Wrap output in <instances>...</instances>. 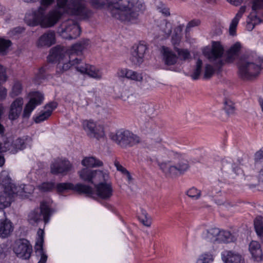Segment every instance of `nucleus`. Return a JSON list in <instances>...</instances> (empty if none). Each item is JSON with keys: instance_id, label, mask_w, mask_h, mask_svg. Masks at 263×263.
Returning a JSON list of instances; mask_svg holds the SVG:
<instances>
[{"instance_id": "obj_29", "label": "nucleus", "mask_w": 263, "mask_h": 263, "mask_svg": "<svg viewBox=\"0 0 263 263\" xmlns=\"http://www.w3.org/2000/svg\"><path fill=\"white\" fill-rule=\"evenodd\" d=\"M118 74L122 77H125L135 81L141 82L143 80V77L141 73L126 68L119 70Z\"/></svg>"}, {"instance_id": "obj_17", "label": "nucleus", "mask_w": 263, "mask_h": 263, "mask_svg": "<svg viewBox=\"0 0 263 263\" xmlns=\"http://www.w3.org/2000/svg\"><path fill=\"white\" fill-rule=\"evenodd\" d=\"M44 234V231L39 229L37 232L39 237L34 247L36 256L39 259L37 263H46L48 258V256L43 249Z\"/></svg>"}, {"instance_id": "obj_30", "label": "nucleus", "mask_w": 263, "mask_h": 263, "mask_svg": "<svg viewBox=\"0 0 263 263\" xmlns=\"http://www.w3.org/2000/svg\"><path fill=\"white\" fill-rule=\"evenodd\" d=\"M13 230L12 222L8 220H0V237H8Z\"/></svg>"}, {"instance_id": "obj_57", "label": "nucleus", "mask_w": 263, "mask_h": 263, "mask_svg": "<svg viewBox=\"0 0 263 263\" xmlns=\"http://www.w3.org/2000/svg\"><path fill=\"white\" fill-rule=\"evenodd\" d=\"M200 23H201V22L199 20H198V19L193 20L188 23L186 27H187V28H192V27H194L195 26H198V25H199L200 24Z\"/></svg>"}, {"instance_id": "obj_22", "label": "nucleus", "mask_w": 263, "mask_h": 263, "mask_svg": "<svg viewBox=\"0 0 263 263\" xmlns=\"http://www.w3.org/2000/svg\"><path fill=\"white\" fill-rule=\"evenodd\" d=\"M95 186L97 195L101 199H108L112 195V188L109 183L101 182Z\"/></svg>"}, {"instance_id": "obj_48", "label": "nucleus", "mask_w": 263, "mask_h": 263, "mask_svg": "<svg viewBox=\"0 0 263 263\" xmlns=\"http://www.w3.org/2000/svg\"><path fill=\"white\" fill-rule=\"evenodd\" d=\"M11 42L9 40L0 39V52L5 54L8 48L11 46Z\"/></svg>"}, {"instance_id": "obj_26", "label": "nucleus", "mask_w": 263, "mask_h": 263, "mask_svg": "<svg viewBox=\"0 0 263 263\" xmlns=\"http://www.w3.org/2000/svg\"><path fill=\"white\" fill-rule=\"evenodd\" d=\"M57 106L58 104L55 102H50L46 105L45 110L34 118V122L39 123L47 120L51 116L53 110L57 107Z\"/></svg>"}, {"instance_id": "obj_15", "label": "nucleus", "mask_w": 263, "mask_h": 263, "mask_svg": "<svg viewBox=\"0 0 263 263\" xmlns=\"http://www.w3.org/2000/svg\"><path fill=\"white\" fill-rule=\"evenodd\" d=\"M43 99L44 96L42 93L39 92H35L24 107L22 115L23 118L28 119L32 111L36 106L42 103Z\"/></svg>"}, {"instance_id": "obj_58", "label": "nucleus", "mask_w": 263, "mask_h": 263, "mask_svg": "<svg viewBox=\"0 0 263 263\" xmlns=\"http://www.w3.org/2000/svg\"><path fill=\"white\" fill-rule=\"evenodd\" d=\"M46 69L44 67L41 68L36 74L37 78L39 79H44L45 76Z\"/></svg>"}, {"instance_id": "obj_37", "label": "nucleus", "mask_w": 263, "mask_h": 263, "mask_svg": "<svg viewBox=\"0 0 263 263\" xmlns=\"http://www.w3.org/2000/svg\"><path fill=\"white\" fill-rule=\"evenodd\" d=\"M233 236L229 231H220L217 242L229 243L233 240Z\"/></svg>"}, {"instance_id": "obj_38", "label": "nucleus", "mask_w": 263, "mask_h": 263, "mask_svg": "<svg viewBox=\"0 0 263 263\" xmlns=\"http://www.w3.org/2000/svg\"><path fill=\"white\" fill-rule=\"evenodd\" d=\"M182 31V27L181 26H178L174 29L172 37V43L175 47L178 45L181 41Z\"/></svg>"}, {"instance_id": "obj_10", "label": "nucleus", "mask_w": 263, "mask_h": 263, "mask_svg": "<svg viewBox=\"0 0 263 263\" xmlns=\"http://www.w3.org/2000/svg\"><path fill=\"white\" fill-rule=\"evenodd\" d=\"M81 32L79 25L72 20H68L63 22L59 29V33L62 37L68 40L74 39L79 36Z\"/></svg>"}, {"instance_id": "obj_39", "label": "nucleus", "mask_w": 263, "mask_h": 263, "mask_svg": "<svg viewBox=\"0 0 263 263\" xmlns=\"http://www.w3.org/2000/svg\"><path fill=\"white\" fill-rule=\"evenodd\" d=\"M254 228L256 233L260 236H263V217L257 216L254 220Z\"/></svg>"}, {"instance_id": "obj_16", "label": "nucleus", "mask_w": 263, "mask_h": 263, "mask_svg": "<svg viewBox=\"0 0 263 263\" xmlns=\"http://www.w3.org/2000/svg\"><path fill=\"white\" fill-rule=\"evenodd\" d=\"M147 50V45L140 42L137 45L133 47L131 52L130 60L135 65H140L144 61V55Z\"/></svg>"}, {"instance_id": "obj_6", "label": "nucleus", "mask_w": 263, "mask_h": 263, "mask_svg": "<svg viewBox=\"0 0 263 263\" xmlns=\"http://www.w3.org/2000/svg\"><path fill=\"white\" fill-rule=\"evenodd\" d=\"M238 68L241 78L248 80L255 78L263 68V59L256 56L244 57L239 61Z\"/></svg>"}, {"instance_id": "obj_4", "label": "nucleus", "mask_w": 263, "mask_h": 263, "mask_svg": "<svg viewBox=\"0 0 263 263\" xmlns=\"http://www.w3.org/2000/svg\"><path fill=\"white\" fill-rule=\"evenodd\" d=\"M11 180L7 176L0 177V184L4 187V191L0 192V215H5L4 209L10 206L14 195H21L22 193L31 194L33 191L30 185H23V186H17L11 182Z\"/></svg>"}, {"instance_id": "obj_43", "label": "nucleus", "mask_w": 263, "mask_h": 263, "mask_svg": "<svg viewBox=\"0 0 263 263\" xmlns=\"http://www.w3.org/2000/svg\"><path fill=\"white\" fill-rule=\"evenodd\" d=\"M140 222L145 226L149 227L151 226L152 222L150 217L148 216V214L145 210H141V215L139 216Z\"/></svg>"}, {"instance_id": "obj_45", "label": "nucleus", "mask_w": 263, "mask_h": 263, "mask_svg": "<svg viewBox=\"0 0 263 263\" xmlns=\"http://www.w3.org/2000/svg\"><path fill=\"white\" fill-rule=\"evenodd\" d=\"M22 83L18 81H15L10 93V96L12 98L17 96L22 92Z\"/></svg>"}, {"instance_id": "obj_35", "label": "nucleus", "mask_w": 263, "mask_h": 263, "mask_svg": "<svg viewBox=\"0 0 263 263\" xmlns=\"http://www.w3.org/2000/svg\"><path fill=\"white\" fill-rule=\"evenodd\" d=\"M223 109L229 116H233L236 114V107L235 103L230 99L226 98L223 102Z\"/></svg>"}, {"instance_id": "obj_1", "label": "nucleus", "mask_w": 263, "mask_h": 263, "mask_svg": "<svg viewBox=\"0 0 263 263\" xmlns=\"http://www.w3.org/2000/svg\"><path fill=\"white\" fill-rule=\"evenodd\" d=\"M98 9L105 8L111 16L121 21H131L138 18L139 12L145 9L142 0H90Z\"/></svg>"}, {"instance_id": "obj_40", "label": "nucleus", "mask_w": 263, "mask_h": 263, "mask_svg": "<svg viewBox=\"0 0 263 263\" xmlns=\"http://www.w3.org/2000/svg\"><path fill=\"white\" fill-rule=\"evenodd\" d=\"M252 12H254L257 15L263 14L261 11L263 9V0H252Z\"/></svg>"}, {"instance_id": "obj_41", "label": "nucleus", "mask_w": 263, "mask_h": 263, "mask_svg": "<svg viewBox=\"0 0 263 263\" xmlns=\"http://www.w3.org/2000/svg\"><path fill=\"white\" fill-rule=\"evenodd\" d=\"M202 66V61L200 59H198L196 62L195 68L194 70L193 73L191 77L194 80H198L201 72V69Z\"/></svg>"}, {"instance_id": "obj_20", "label": "nucleus", "mask_w": 263, "mask_h": 263, "mask_svg": "<svg viewBox=\"0 0 263 263\" xmlns=\"http://www.w3.org/2000/svg\"><path fill=\"white\" fill-rule=\"evenodd\" d=\"M68 55V52H66L65 49L61 46H56L51 49L47 59L49 62H59V64L64 61V59Z\"/></svg>"}, {"instance_id": "obj_55", "label": "nucleus", "mask_w": 263, "mask_h": 263, "mask_svg": "<svg viewBox=\"0 0 263 263\" xmlns=\"http://www.w3.org/2000/svg\"><path fill=\"white\" fill-rule=\"evenodd\" d=\"M263 159V147L254 155V160L257 162Z\"/></svg>"}, {"instance_id": "obj_25", "label": "nucleus", "mask_w": 263, "mask_h": 263, "mask_svg": "<svg viewBox=\"0 0 263 263\" xmlns=\"http://www.w3.org/2000/svg\"><path fill=\"white\" fill-rule=\"evenodd\" d=\"M31 141L32 139L29 136H26L25 138H17L12 144L9 143L10 153L15 154L18 150L24 149L27 143L31 142Z\"/></svg>"}, {"instance_id": "obj_33", "label": "nucleus", "mask_w": 263, "mask_h": 263, "mask_svg": "<svg viewBox=\"0 0 263 263\" xmlns=\"http://www.w3.org/2000/svg\"><path fill=\"white\" fill-rule=\"evenodd\" d=\"M219 234V229L213 228L203 232L202 234V237L207 241L215 242H217Z\"/></svg>"}, {"instance_id": "obj_46", "label": "nucleus", "mask_w": 263, "mask_h": 263, "mask_svg": "<svg viewBox=\"0 0 263 263\" xmlns=\"http://www.w3.org/2000/svg\"><path fill=\"white\" fill-rule=\"evenodd\" d=\"M213 260V255L211 253H205L199 256L196 263H212Z\"/></svg>"}, {"instance_id": "obj_27", "label": "nucleus", "mask_w": 263, "mask_h": 263, "mask_svg": "<svg viewBox=\"0 0 263 263\" xmlns=\"http://www.w3.org/2000/svg\"><path fill=\"white\" fill-rule=\"evenodd\" d=\"M249 250L253 259L261 261L262 259V252L259 243L256 241H252L249 245Z\"/></svg>"}, {"instance_id": "obj_2", "label": "nucleus", "mask_w": 263, "mask_h": 263, "mask_svg": "<svg viewBox=\"0 0 263 263\" xmlns=\"http://www.w3.org/2000/svg\"><path fill=\"white\" fill-rule=\"evenodd\" d=\"M76 15L82 18H86L91 12L86 6L84 0H57L56 6L49 14L50 25H55L64 14Z\"/></svg>"}, {"instance_id": "obj_5", "label": "nucleus", "mask_w": 263, "mask_h": 263, "mask_svg": "<svg viewBox=\"0 0 263 263\" xmlns=\"http://www.w3.org/2000/svg\"><path fill=\"white\" fill-rule=\"evenodd\" d=\"M55 0H39L40 6L35 10L32 11L31 14H26L25 17L26 23L30 26H36L40 25L44 28H50L54 25H50V20L49 18V14L52 10L51 9L46 14L47 9L51 6Z\"/></svg>"}, {"instance_id": "obj_14", "label": "nucleus", "mask_w": 263, "mask_h": 263, "mask_svg": "<svg viewBox=\"0 0 263 263\" xmlns=\"http://www.w3.org/2000/svg\"><path fill=\"white\" fill-rule=\"evenodd\" d=\"M224 52L222 46L219 42H213L212 49L210 51L204 52V54L211 62L217 61V67H221L223 65V62L221 60Z\"/></svg>"}, {"instance_id": "obj_61", "label": "nucleus", "mask_w": 263, "mask_h": 263, "mask_svg": "<svg viewBox=\"0 0 263 263\" xmlns=\"http://www.w3.org/2000/svg\"><path fill=\"white\" fill-rule=\"evenodd\" d=\"M259 181L260 183L263 184V169H262L259 173Z\"/></svg>"}, {"instance_id": "obj_50", "label": "nucleus", "mask_w": 263, "mask_h": 263, "mask_svg": "<svg viewBox=\"0 0 263 263\" xmlns=\"http://www.w3.org/2000/svg\"><path fill=\"white\" fill-rule=\"evenodd\" d=\"M186 194L190 197L194 199H197L201 196V192L194 187L189 190Z\"/></svg>"}, {"instance_id": "obj_42", "label": "nucleus", "mask_w": 263, "mask_h": 263, "mask_svg": "<svg viewBox=\"0 0 263 263\" xmlns=\"http://www.w3.org/2000/svg\"><path fill=\"white\" fill-rule=\"evenodd\" d=\"M160 28L164 33L163 35L165 37H168L172 32V25L169 22L165 21L161 23Z\"/></svg>"}, {"instance_id": "obj_52", "label": "nucleus", "mask_w": 263, "mask_h": 263, "mask_svg": "<svg viewBox=\"0 0 263 263\" xmlns=\"http://www.w3.org/2000/svg\"><path fill=\"white\" fill-rule=\"evenodd\" d=\"M162 139L159 138L157 141H153L151 144L147 146V148L152 152L155 151V149H160L162 147V145L161 144Z\"/></svg>"}, {"instance_id": "obj_49", "label": "nucleus", "mask_w": 263, "mask_h": 263, "mask_svg": "<svg viewBox=\"0 0 263 263\" xmlns=\"http://www.w3.org/2000/svg\"><path fill=\"white\" fill-rule=\"evenodd\" d=\"M114 164L118 171L122 172L123 174L126 175L127 179L129 181H130L132 180V176L129 172L125 168L122 166L120 164L119 161L117 160L115 161Z\"/></svg>"}, {"instance_id": "obj_19", "label": "nucleus", "mask_w": 263, "mask_h": 263, "mask_svg": "<svg viewBox=\"0 0 263 263\" xmlns=\"http://www.w3.org/2000/svg\"><path fill=\"white\" fill-rule=\"evenodd\" d=\"M71 167V164L69 161L60 158L55 159L50 166L51 172L53 174L67 172Z\"/></svg>"}, {"instance_id": "obj_64", "label": "nucleus", "mask_w": 263, "mask_h": 263, "mask_svg": "<svg viewBox=\"0 0 263 263\" xmlns=\"http://www.w3.org/2000/svg\"><path fill=\"white\" fill-rule=\"evenodd\" d=\"M23 1L26 3H35L37 2L39 0H22Z\"/></svg>"}, {"instance_id": "obj_12", "label": "nucleus", "mask_w": 263, "mask_h": 263, "mask_svg": "<svg viewBox=\"0 0 263 263\" xmlns=\"http://www.w3.org/2000/svg\"><path fill=\"white\" fill-rule=\"evenodd\" d=\"M13 250L16 255L23 259H29L32 252V246L26 239L15 241Z\"/></svg>"}, {"instance_id": "obj_11", "label": "nucleus", "mask_w": 263, "mask_h": 263, "mask_svg": "<svg viewBox=\"0 0 263 263\" xmlns=\"http://www.w3.org/2000/svg\"><path fill=\"white\" fill-rule=\"evenodd\" d=\"M51 215L50 208L44 202L41 203L40 208L31 211L28 215V221L31 224H34L42 220V216L45 223L48 222Z\"/></svg>"}, {"instance_id": "obj_31", "label": "nucleus", "mask_w": 263, "mask_h": 263, "mask_svg": "<svg viewBox=\"0 0 263 263\" xmlns=\"http://www.w3.org/2000/svg\"><path fill=\"white\" fill-rule=\"evenodd\" d=\"M241 48V45L239 42H236L233 45L227 52L225 60L226 62H233L238 56Z\"/></svg>"}, {"instance_id": "obj_21", "label": "nucleus", "mask_w": 263, "mask_h": 263, "mask_svg": "<svg viewBox=\"0 0 263 263\" xmlns=\"http://www.w3.org/2000/svg\"><path fill=\"white\" fill-rule=\"evenodd\" d=\"M23 104L24 101L22 98H17L12 102L10 105L8 115L10 120L13 121L18 118L22 111Z\"/></svg>"}, {"instance_id": "obj_8", "label": "nucleus", "mask_w": 263, "mask_h": 263, "mask_svg": "<svg viewBox=\"0 0 263 263\" xmlns=\"http://www.w3.org/2000/svg\"><path fill=\"white\" fill-rule=\"evenodd\" d=\"M121 148L126 149L142 143L141 138L128 129H120L110 137Z\"/></svg>"}, {"instance_id": "obj_60", "label": "nucleus", "mask_w": 263, "mask_h": 263, "mask_svg": "<svg viewBox=\"0 0 263 263\" xmlns=\"http://www.w3.org/2000/svg\"><path fill=\"white\" fill-rule=\"evenodd\" d=\"M6 11L7 10L6 8L0 4V15L4 14Z\"/></svg>"}, {"instance_id": "obj_3", "label": "nucleus", "mask_w": 263, "mask_h": 263, "mask_svg": "<svg viewBox=\"0 0 263 263\" xmlns=\"http://www.w3.org/2000/svg\"><path fill=\"white\" fill-rule=\"evenodd\" d=\"M89 40H83L71 46L68 50V63H64L62 69L64 71L67 70L73 65L77 71L83 74H87L90 77L97 80L102 78V74L100 70L94 66L83 63L81 59L75 57V55H81L83 50L89 45Z\"/></svg>"}, {"instance_id": "obj_28", "label": "nucleus", "mask_w": 263, "mask_h": 263, "mask_svg": "<svg viewBox=\"0 0 263 263\" xmlns=\"http://www.w3.org/2000/svg\"><path fill=\"white\" fill-rule=\"evenodd\" d=\"M162 52L163 56V61L165 65H173L176 63L178 57L168 48L162 47Z\"/></svg>"}, {"instance_id": "obj_63", "label": "nucleus", "mask_w": 263, "mask_h": 263, "mask_svg": "<svg viewBox=\"0 0 263 263\" xmlns=\"http://www.w3.org/2000/svg\"><path fill=\"white\" fill-rule=\"evenodd\" d=\"M5 163V159L4 157L0 156V167L2 166Z\"/></svg>"}, {"instance_id": "obj_54", "label": "nucleus", "mask_w": 263, "mask_h": 263, "mask_svg": "<svg viewBox=\"0 0 263 263\" xmlns=\"http://www.w3.org/2000/svg\"><path fill=\"white\" fill-rule=\"evenodd\" d=\"M142 109L148 116L153 115L155 111L154 106L152 104H144Z\"/></svg>"}, {"instance_id": "obj_32", "label": "nucleus", "mask_w": 263, "mask_h": 263, "mask_svg": "<svg viewBox=\"0 0 263 263\" xmlns=\"http://www.w3.org/2000/svg\"><path fill=\"white\" fill-rule=\"evenodd\" d=\"M246 6H241L238 12L236 14L235 17L232 20L229 27V34L232 36L236 35V30L238 22L242 17L243 14L246 11Z\"/></svg>"}, {"instance_id": "obj_36", "label": "nucleus", "mask_w": 263, "mask_h": 263, "mask_svg": "<svg viewBox=\"0 0 263 263\" xmlns=\"http://www.w3.org/2000/svg\"><path fill=\"white\" fill-rule=\"evenodd\" d=\"M82 164L83 166L95 167H99L103 165L102 161L96 159L93 157H86L82 161Z\"/></svg>"}, {"instance_id": "obj_24", "label": "nucleus", "mask_w": 263, "mask_h": 263, "mask_svg": "<svg viewBox=\"0 0 263 263\" xmlns=\"http://www.w3.org/2000/svg\"><path fill=\"white\" fill-rule=\"evenodd\" d=\"M222 259L224 263H245L244 258L240 254L230 251L222 254Z\"/></svg>"}, {"instance_id": "obj_51", "label": "nucleus", "mask_w": 263, "mask_h": 263, "mask_svg": "<svg viewBox=\"0 0 263 263\" xmlns=\"http://www.w3.org/2000/svg\"><path fill=\"white\" fill-rule=\"evenodd\" d=\"M9 71L6 67L0 65V83H3L7 80V73Z\"/></svg>"}, {"instance_id": "obj_59", "label": "nucleus", "mask_w": 263, "mask_h": 263, "mask_svg": "<svg viewBox=\"0 0 263 263\" xmlns=\"http://www.w3.org/2000/svg\"><path fill=\"white\" fill-rule=\"evenodd\" d=\"M230 4L234 6H238L240 5L242 2V0H227Z\"/></svg>"}, {"instance_id": "obj_34", "label": "nucleus", "mask_w": 263, "mask_h": 263, "mask_svg": "<svg viewBox=\"0 0 263 263\" xmlns=\"http://www.w3.org/2000/svg\"><path fill=\"white\" fill-rule=\"evenodd\" d=\"M250 21L247 22L246 28L248 30L252 31L255 25L263 22V14L259 15L254 12H251L250 14Z\"/></svg>"}, {"instance_id": "obj_47", "label": "nucleus", "mask_w": 263, "mask_h": 263, "mask_svg": "<svg viewBox=\"0 0 263 263\" xmlns=\"http://www.w3.org/2000/svg\"><path fill=\"white\" fill-rule=\"evenodd\" d=\"M214 72L215 69L210 64H206L204 68L203 78L206 80L210 79Z\"/></svg>"}, {"instance_id": "obj_9", "label": "nucleus", "mask_w": 263, "mask_h": 263, "mask_svg": "<svg viewBox=\"0 0 263 263\" xmlns=\"http://www.w3.org/2000/svg\"><path fill=\"white\" fill-rule=\"evenodd\" d=\"M169 154L170 156H175L178 161L174 165H168L165 162L159 164L160 169L165 174L172 177L176 176L183 174L189 170L190 165L186 159L181 158L179 154L173 152H170Z\"/></svg>"}, {"instance_id": "obj_23", "label": "nucleus", "mask_w": 263, "mask_h": 263, "mask_svg": "<svg viewBox=\"0 0 263 263\" xmlns=\"http://www.w3.org/2000/svg\"><path fill=\"white\" fill-rule=\"evenodd\" d=\"M55 33L54 31L48 30L39 39L37 44L39 47H50L55 43Z\"/></svg>"}, {"instance_id": "obj_7", "label": "nucleus", "mask_w": 263, "mask_h": 263, "mask_svg": "<svg viewBox=\"0 0 263 263\" xmlns=\"http://www.w3.org/2000/svg\"><path fill=\"white\" fill-rule=\"evenodd\" d=\"M55 187L59 193H62L66 190H72L79 194H84L91 197L94 194V191L91 186L82 183L74 185L71 183H60L55 186L53 182H45L37 186V189L43 192H50Z\"/></svg>"}, {"instance_id": "obj_56", "label": "nucleus", "mask_w": 263, "mask_h": 263, "mask_svg": "<svg viewBox=\"0 0 263 263\" xmlns=\"http://www.w3.org/2000/svg\"><path fill=\"white\" fill-rule=\"evenodd\" d=\"M7 151H10L9 141H5L4 146H2V144L0 143V153L5 152Z\"/></svg>"}, {"instance_id": "obj_62", "label": "nucleus", "mask_w": 263, "mask_h": 263, "mask_svg": "<svg viewBox=\"0 0 263 263\" xmlns=\"http://www.w3.org/2000/svg\"><path fill=\"white\" fill-rule=\"evenodd\" d=\"M233 170L235 172V173L237 175L240 174L242 172V170L238 167L234 168Z\"/></svg>"}, {"instance_id": "obj_13", "label": "nucleus", "mask_w": 263, "mask_h": 263, "mask_svg": "<svg viewBox=\"0 0 263 263\" xmlns=\"http://www.w3.org/2000/svg\"><path fill=\"white\" fill-rule=\"evenodd\" d=\"M83 125L84 130L89 137L98 140L104 138L105 132L102 125L88 120L84 121Z\"/></svg>"}, {"instance_id": "obj_53", "label": "nucleus", "mask_w": 263, "mask_h": 263, "mask_svg": "<svg viewBox=\"0 0 263 263\" xmlns=\"http://www.w3.org/2000/svg\"><path fill=\"white\" fill-rule=\"evenodd\" d=\"M157 8L159 11L164 16H168L170 15V9L166 7L165 5L161 2L160 3L159 5L157 6Z\"/></svg>"}, {"instance_id": "obj_44", "label": "nucleus", "mask_w": 263, "mask_h": 263, "mask_svg": "<svg viewBox=\"0 0 263 263\" xmlns=\"http://www.w3.org/2000/svg\"><path fill=\"white\" fill-rule=\"evenodd\" d=\"M175 51L178 53V57L181 60L185 61L191 58L190 51L187 49H180L175 47Z\"/></svg>"}, {"instance_id": "obj_18", "label": "nucleus", "mask_w": 263, "mask_h": 263, "mask_svg": "<svg viewBox=\"0 0 263 263\" xmlns=\"http://www.w3.org/2000/svg\"><path fill=\"white\" fill-rule=\"evenodd\" d=\"M80 178L85 182L93 183V180L96 178L102 177L105 179L107 175L102 171L98 170H91L87 168H83L79 172Z\"/></svg>"}]
</instances>
